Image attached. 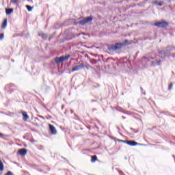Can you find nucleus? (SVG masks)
<instances>
[{"instance_id": "nucleus-29", "label": "nucleus", "mask_w": 175, "mask_h": 175, "mask_svg": "<svg viewBox=\"0 0 175 175\" xmlns=\"http://www.w3.org/2000/svg\"><path fill=\"white\" fill-rule=\"evenodd\" d=\"M142 59L144 61V59H146V62L147 61H148V58L147 57H146V56H144L143 57H142Z\"/></svg>"}, {"instance_id": "nucleus-25", "label": "nucleus", "mask_w": 175, "mask_h": 175, "mask_svg": "<svg viewBox=\"0 0 175 175\" xmlns=\"http://www.w3.org/2000/svg\"><path fill=\"white\" fill-rule=\"evenodd\" d=\"M5 175H14V174H13V172L8 171L6 174H5Z\"/></svg>"}, {"instance_id": "nucleus-37", "label": "nucleus", "mask_w": 175, "mask_h": 175, "mask_svg": "<svg viewBox=\"0 0 175 175\" xmlns=\"http://www.w3.org/2000/svg\"><path fill=\"white\" fill-rule=\"evenodd\" d=\"M64 105H62V109H64Z\"/></svg>"}, {"instance_id": "nucleus-7", "label": "nucleus", "mask_w": 175, "mask_h": 175, "mask_svg": "<svg viewBox=\"0 0 175 175\" xmlns=\"http://www.w3.org/2000/svg\"><path fill=\"white\" fill-rule=\"evenodd\" d=\"M126 144H128V146H131L132 147H135V146H137V144H139L137 142H136L135 141H127L126 142Z\"/></svg>"}, {"instance_id": "nucleus-8", "label": "nucleus", "mask_w": 175, "mask_h": 175, "mask_svg": "<svg viewBox=\"0 0 175 175\" xmlns=\"http://www.w3.org/2000/svg\"><path fill=\"white\" fill-rule=\"evenodd\" d=\"M54 60L55 64H61V62H64L62 56L59 57H56Z\"/></svg>"}, {"instance_id": "nucleus-5", "label": "nucleus", "mask_w": 175, "mask_h": 175, "mask_svg": "<svg viewBox=\"0 0 175 175\" xmlns=\"http://www.w3.org/2000/svg\"><path fill=\"white\" fill-rule=\"evenodd\" d=\"M49 130L51 135H57V129H55V127L53 124H49Z\"/></svg>"}, {"instance_id": "nucleus-13", "label": "nucleus", "mask_w": 175, "mask_h": 175, "mask_svg": "<svg viewBox=\"0 0 175 175\" xmlns=\"http://www.w3.org/2000/svg\"><path fill=\"white\" fill-rule=\"evenodd\" d=\"M166 48L168 53H170V51H173V50H174V46H167Z\"/></svg>"}, {"instance_id": "nucleus-34", "label": "nucleus", "mask_w": 175, "mask_h": 175, "mask_svg": "<svg viewBox=\"0 0 175 175\" xmlns=\"http://www.w3.org/2000/svg\"><path fill=\"white\" fill-rule=\"evenodd\" d=\"M91 102H97L96 100H92Z\"/></svg>"}, {"instance_id": "nucleus-19", "label": "nucleus", "mask_w": 175, "mask_h": 175, "mask_svg": "<svg viewBox=\"0 0 175 175\" xmlns=\"http://www.w3.org/2000/svg\"><path fill=\"white\" fill-rule=\"evenodd\" d=\"M26 8H27L28 12H32L33 8L31 7V5H26Z\"/></svg>"}, {"instance_id": "nucleus-9", "label": "nucleus", "mask_w": 175, "mask_h": 175, "mask_svg": "<svg viewBox=\"0 0 175 175\" xmlns=\"http://www.w3.org/2000/svg\"><path fill=\"white\" fill-rule=\"evenodd\" d=\"M22 114L23 116V121H27V120H29V116H28V114H27V112L22 111Z\"/></svg>"}, {"instance_id": "nucleus-38", "label": "nucleus", "mask_w": 175, "mask_h": 175, "mask_svg": "<svg viewBox=\"0 0 175 175\" xmlns=\"http://www.w3.org/2000/svg\"><path fill=\"white\" fill-rule=\"evenodd\" d=\"M0 170H1V159H0Z\"/></svg>"}, {"instance_id": "nucleus-36", "label": "nucleus", "mask_w": 175, "mask_h": 175, "mask_svg": "<svg viewBox=\"0 0 175 175\" xmlns=\"http://www.w3.org/2000/svg\"><path fill=\"white\" fill-rule=\"evenodd\" d=\"M141 91H143V88L142 87H141Z\"/></svg>"}, {"instance_id": "nucleus-20", "label": "nucleus", "mask_w": 175, "mask_h": 175, "mask_svg": "<svg viewBox=\"0 0 175 175\" xmlns=\"http://www.w3.org/2000/svg\"><path fill=\"white\" fill-rule=\"evenodd\" d=\"M163 51H164V57H163V58H166V54L167 53H169V51H167V48H166V49H165V50H163Z\"/></svg>"}, {"instance_id": "nucleus-12", "label": "nucleus", "mask_w": 175, "mask_h": 175, "mask_svg": "<svg viewBox=\"0 0 175 175\" xmlns=\"http://www.w3.org/2000/svg\"><path fill=\"white\" fill-rule=\"evenodd\" d=\"M96 161H98V157L96 155L92 156L91 162L94 163V162H96Z\"/></svg>"}, {"instance_id": "nucleus-1", "label": "nucleus", "mask_w": 175, "mask_h": 175, "mask_svg": "<svg viewBox=\"0 0 175 175\" xmlns=\"http://www.w3.org/2000/svg\"><path fill=\"white\" fill-rule=\"evenodd\" d=\"M125 43H128V40H125L123 43L117 42L115 44L109 45L107 49L109 51H117V50H121L125 46Z\"/></svg>"}, {"instance_id": "nucleus-31", "label": "nucleus", "mask_w": 175, "mask_h": 175, "mask_svg": "<svg viewBox=\"0 0 175 175\" xmlns=\"http://www.w3.org/2000/svg\"><path fill=\"white\" fill-rule=\"evenodd\" d=\"M3 36H4L3 33H1V40H2V39H3Z\"/></svg>"}, {"instance_id": "nucleus-10", "label": "nucleus", "mask_w": 175, "mask_h": 175, "mask_svg": "<svg viewBox=\"0 0 175 175\" xmlns=\"http://www.w3.org/2000/svg\"><path fill=\"white\" fill-rule=\"evenodd\" d=\"M7 26H8V18H5L1 25V28L3 29H5V28H6Z\"/></svg>"}, {"instance_id": "nucleus-18", "label": "nucleus", "mask_w": 175, "mask_h": 175, "mask_svg": "<svg viewBox=\"0 0 175 175\" xmlns=\"http://www.w3.org/2000/svg\"><path fill=\"white\" fill-rule=\"evenodd\" d=\"M96 59H92L91 60H90V64H92V65H95L96 64Z\"/></svg>"}, {"instance_id": "nucleus-32", "label": "nucleus", "mask_w": 175, "mask_h": 175, "mask_svg": "<svg viewBox=\"0 0 175 175\" xmlns=\"http://www.w3.org/2000/svg\"><path fill=\"white\" fill-rule=\"evenodd\" d=\"M171 56H172L173 58H175V53H171Z\"/></svg>"}, {"instance_id": "nucleus-6", "label": "nucleus", "mask_w": 175, "mask_h": 175, "mask_svg": "<svg viewBox=\"0 0 175 175\" xmlns=\"http://www.w3.org/2000/svg\"><path fill=\"white\" fill-rule=\"evenodd\" d=\"M18 154L21 155L22 157H25L27 155V149L26 148H21L18 150Z\"/></svg>"}, {"instance_id": "nucleus-2", "label": "nucleus", "mask_w": 175, "mask_h": 175, "mask_svg": "<svg viewBox=\"0 0 175 175\" xmlns=\"http://www.w3.org/2000/svg\"><path fill=\"white\" fill-rule=\"evenodd\" d=\"M94 20V18L92 16H88L86 18H84L83 19L81 20L79 22V24L80 25H85V24H88V23H91Z\"/></svg>"}, {"instance_id": "nucleus-11", "label": "nucleus", "mask_w": 175, "mask_h": 175, "mask_svg": "<svg viewBox=\"0 0 175 175\" xmlns=\"http://www.w3.org/2000/svg\"><path fill=\"white\" fill-rule=\"evenodd\" d=\"M13 12H14L13 8L5 9V13H6L7 16L12 14V13H13Z\"/></svg>"}, {"instance_id": "nucleus-39", "label": "nucleus", "mask_w": 175, "mask_h": 175, "mask_svg": "<svg viewBox=\"0 0 175 175\" xmlns=\"http://www.w3.org/2000/svg\"><path fill=\"white\" fill-rule=\"evenodd\" d=\"M172 157H173L174 158H175V156H174V155H173Z\"/></svg>"}, {"instance_id": "nucleus-4", "label": "nucleus", "mask_w": 175, "mask_h": 175, "mask_svg": "<svg viewBox=\"0 0 175 175\" xmlns=\"http://www.w3.org/2000/svg\"><path fill=\"white\" fill-rule=\"evenodd\" d=\"M84 65L80 64L78 66H75L74 68H72L71 72H76L77 70H81V69H84Z\"/></svg>"}, {"instance_id": "nucleus-33", "label": "nucleus", "mask_w": 175, "mask_h": 175, "mask_svg": "<svg viewBox=\"0 0 175 175\" xmlns=\"http://www.w3.org/2000/svg\"><path fill=\"white\" fill-rule=\"evenodd\" d=\"M81 35V33H79L78 34H77V36H80Z\"/></svg>"}, {"instance_id": "nucleus-14", "label": "nucleus", "mask_w": 175, "mask_h": 175, "mask_svg": "<svg viewBox=\"0 0 175 175\" xmlns=\"http://www.w3.org/2000/svg\"><path fill=\"white\" fill-rule=\"evenodd\" d=\"M161 64H162V62L161 60L158 61L157 62H152V66H157V65L159 66V65H161Z\"/></svg>"}, {"instance_id": "nucleus-16", "label": "nucleus", "mask_w": 175, "mask_h": 175, "mask_svg": "<svg viewBox=\"0 0 175 175\" xmlns=\"http://www.w3.org/2000/svg\"><path fill=\"white\" fill-rule=\"evenodd\" d=\"M38 36H41V38H42V39H47V36H46V34H44V33H38Z\"/></svg>"}, {"instance_id": "nucleus-30", "label": "nucleus", "mask_w": 175, "mask_h": 175, "mask_svg": "<svg viewBox=\"0 0 175 175\" xmlns=\"http://www.w3.org/2000/svg\"><path fill=\"white\" fill-rule=\"evenodd\" d=\"M85 68H86V69H90L92 67H91V66H90V65H87V66H85Z\"/></svg>"}, {"instance_id": "nucleus-28", "label": "nucleus", "mask_w": 175, "mask_h": 175, "mask_svg": "<svg viewBox=\"0 0 175 175\" xmlns=\"http://www.w3.org/2000/svg\"><path fill=\"white\" fill-rule=\"evenodd\" d=\"M152 5H158V1H152Z\"/></svg>"}, {"instance_id": "nucleus-27", "label": "nucleus", "mask_w": 175, "mask_h": 175, "mask_svg": "<svg viewBox=\"0 0 175 175\" xmlns=\"http://www.w3.org/2000/svg\"><path fill=\"white\" fill-rule=\"evenodd\" d=\"M119 142H120V143H126L128 142L126 140H122V139H119Z\"/></svg>"}, {"instance_id": "nucleus-17", "label": "nucleus", "mask_w": 175, "mask_h": 175, "mask_svg": "<svg viewBox=\"0 0 175 175\" xmlns=\"http://www.w3.org/2000/svg\"><path fill=\"white\" fill-rule=\"evenodd\" d=\"M1 137L2 139H4L5 140H8L9 139V135H5L3 134H1Z\"/></svg>"}, {"instance_id": "nucleus-15", "label": "nucleus", "mask_w": 175, "mask_h": 175, "mask_svg": "<svg viewBox=\"0 0 175 175\" xmlns=\"http://www.w3.org/2000/svg\"><path fill=\"white\" fill-rule=\"evenodd\" d=\"M62 58H63V62L64 61H68V59H69V58H70V55H67L66 56H62Z\"/></svg>"}, {"instance_id": "nucleus-3", "label": "nucleus", "mask_w": 175, "mask_h": 175, "mask_svg": "<svg viewBox=\"0 0 175 175\" xmlns=\"http://www.w3.org/2000/svg\"><path fill=\"white\" fill-rule=\"evenodd\" d=\"M154 25L158 27V28H166V27L169 26V23L166 21L157 22L154 23Z\"/></svg>"}, {"instance_id": "nucleus-22", "label": "nucleus", "mask_w": 175, "mask_h": 175, "mask_svg": "<svg viewBox=\"0 0 175 175\" xmlns=\"http://www.w3.org/2000/svg\"><path fill=\"white\" fill-rule=\"evenodd\" d=\"M163 5H165V2L164 1H160L158 3V6H163Z\"/></svg>"}, {"instance_id": "nucleus-24", "label": "nucleus", "mask_w": 175, "mask_h": 175, "mask_svg": "<svg viewBox=\"0 0 175 175\" xmlns=\"http://www.w3.org/2000/svg\"><path fill=\"white\" fill-rule=\"evenodd\" d=\"M4 169V167H3V163H2V161L1 162V172H2Z\"/></svg>"}, {"instance_id": "nucleus-23", "label": "nucleus", "mask_w": 175, "mask_h": 175, "mask_svg": "<svg viewBox=\"0 0 175 175\" xmlns=\"http://www.w3.org/2000/svg\"><path fill=\"white\" fill-rule=\"evenodd\" d=\"M173 88V83H171L168 86V90H170Z\"/></svg>"}, {"instance_id": "nucleus-21", "label": "nucleus", "mask_w": 175, "mask_h": 175, "mask_svg": "<svg viewBox=\"0 0 175 175\" xmlns=\"http://www.w3.org/2000/svg\"><path fill=\"white\" fill-rule=\"evenodd\" d=\"M11 3H13L14 5H17L18 0H11Z\"/></svg>"}, {"instance_id": "nucleus-40", "label": "nucleus", "mask_w": 175, "mask_h": 175, "mask_svg": "<svg viewBox=\"0 0 175 175\" xmlns=\"http://www.w3.org/2000/svg\"><path fill=\"white\" fill-rule=\"evenodd\" d=\"M0 39H1V34H0Z\"/></svg>"}, {"instance_id": "nucleus-35", "label": "nucleus", "mask_w": 175, "mask_h": 175, "mask_svg": "<svg viewBox=\"0 0 175 175\" xmlns=\"http://www.w3.org/2000/svg\"><path fill=\"white\" fill-rule=\"evenodd\" d=\"M122 118H123V120H125L126 118L125 116H122Z\"/></svg>"}, {"instance_id": "nucleus-26", "label": "nucleus", "mask_w": 175, "mask_h": 175, "mask_svg": "<svg viewBox=\"0 0 175 175\" xmlns=\"http://www.w3.org/2000/svg\"><path fill=\"white\" fill-rule=\"evenodd\" d=\"M159 54H160L161 55H162L163 54L165 55V51L163 50H161V51H159Z\"/></svg>"}]
</instances>
